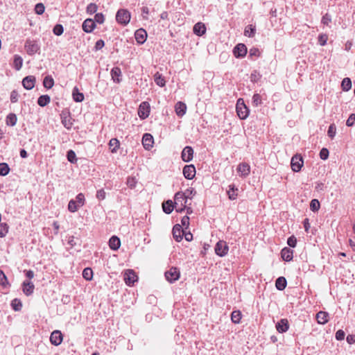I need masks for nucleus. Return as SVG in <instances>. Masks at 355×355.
<instances>
[{
    "label": "nucleus",
    "instance_id": "1",
    "mask_svg": "<svg viewBox=\"0 0 355 355\" xmlns=\"http://www.w3.org/2000/svg\"><path fill=\"white\" fill-rule=\"evenodd\" d=\"M188 196L183 192H178L174 197V206L176 211L182 212L187 209V213L191 214L192 210L190 207L187 208Z\"/></svg>",
    "mask_w": 355,
    "mask_h": 355
},
{
    "label": "nucleus",
    "instance_id": "2",
    "mask_svg": "<svg viewBox=\"0 0 355 355\" xmlns=\"http://www.w3.org/2000/svg\"><path fill=\"white\" fill-rule=\"evenodd\" d=\"M236 110L238 116L241 119H245L249 114V110L242 98L237 101Z\"/></svg>",
    "mask_w": 355,
    "mask_h": 355
},
{
    "label": "nucleus",
    "instance_id": "3",
    "mask_svg": "<svg viewBox=\"0 0 355 355\" xmlns=\"http://www.w3.org/2000/svg\"><path fill=\"white\" fill-rule=\"evenodd\" d=\"M116 19L118 23L126 25L130 20V13L125 9H120L116 12Z\"/></svg>",
    "mask_w": 355,
    "mask_h": 355
},
{
    "label": "nucleus",
    "instance_id": "4",
    "mask_svg": "<svg viewBox=\"0 0 355 355\" xmlns=\"http://www.w3.org/2000/svg\"><path fill=\"white\" fill-rule=\"evenodd\" d=\"M61 122L67 130H70L73 125V119L71 116L70 112L68 110H64L60 114Z\"/></svg>",
    "mask_w": 355,
    "mask_h": 355
},
{
    "label": "nucleus",
    "instance_id": "5",
    "mask_svg": "<svg viewBox=\"0 0 355 355\" xmlns=\"http://www.w3.org/2000/svg\"><path fill=\"white\" fill-rule=\"evenodd\" d=\"M123 279L128 286H131L137 282L138 277L133 270L128 269L123 273Z\"/></svg>",
    "mask_w": 355,
    "mask_h": 355
},
{
    "label": "nucleus",
    "instance_id": "6",
    "mask_svg": "<svg viewBox=\"0 0 355 355\" xmlns=\"http://www.w3.org/2000/svg\"><path fill=\"white\" fill-rule=\"evenodd\" d=\"M180 272L178 268L171 267L168 270L165 272V277L168 282L173 283L179 279Z\"/></svg>",
    "mask_w": 355,
    "mask_h": 355
},
{
    "label": "nucleus",
    "instance_id": "7",
    "mask_svg": "<svg viewBox=\"0 0 355 355\" xmlns=\"http://www.w3.org/2000/svg\"><path fill=\"white\" fill-rule=\"evenodd\" d=\"M303 164V159L300 155H295L291 159V168L294 172H299L301 170Z\"/></svg>",
    "mask_w": 355,
    "mask_h": 355
},
{
    "label": "nucleus",
    "instance_id": "8",
    "mask_svg": "<svg viewBox=\"0 0 355 355\" xmlns=\"http://www.w3.org/2000/svg\"><path fill=\"white\" fill-rule=\"evenodd\" d=\"M150 105L148 102L144 101L142 102L138 108V115L140 119H145L148 117L150 114Z\"/></svg>",
    "mask_w": 355,
    "mask_h": 355
},
{
    "label": "nucleus",
    "instance_id": "9",
    "mask_svg": "<svg viewBox=\"0 0 355 355\" xmlns=\"http://www.w3.org/2000/svg\"><path fill=\"white\" fill-rule=\"evenodd\" d=\"M229 247L224 241H219L215 247L216 254L220 257H224L228 252Z\"/></svg>",
    "mask_w": 355,
    "mask_h": 355
},
{
    "label": "nucleus",
    "instance_id": "10",
    "mask_svg": "<svg viewBox=\"0 0 355 355\" xmlns=\"http://www.w3.org/2000/svg\"><path fill=\"white\" fill-rule=\"evenodd\" d=\"M25 50L28 55H33L40 50V47L35 41L27 40L25 44Z\"/></svg>",
    "mask_w": 355,
    "mask_h": 355
},
{
    "label": "nucleus",
    "instance_id": "11",
    "mask_svg": "<svg viewBox=\"0 0 355 355\" xmlns=\"http://www.w3.org/2000/svg\"><path fill=\"white\" fill-rule=\"evenodd\" d=\"M63 336L60 331L55 330L53 331L50 336V341L52 345L55 346H58L62 342Z\"/></svg>",
    "mask_w": 355,
    "mask_h": 355
},
{
    "label": "nucleus",
    "instance_id": "12",
    "mask_svg": "<svg viewBox=\"0 0 355 355\" xmlns=\"http://www.w3.org/2000/svg\"><path fill=\"white\" fill-rule=\"evenodd\" d=\"M183 175L185 178L192 180L196 175V168L193 165H186L183 168Z\"/></svg>",
    "mask_w": 355,
    "mask_h": 355
},
{
    "label": "nucleus",
    "instance_id": "13",
    "mask_svg": "<svg viewBox=\"0 0 355 355\" xmlns=\"http://www.w3.org/2000/svg\"><path fill=\"white\" fill-rule=\"evenodd\" d=\"M237 172L241 177H246L250 173V166L245 162L241 163L237 166Z\"/></svg>",
    "mask_w": 355,
    "mask_h": 355
},
{
    "label": "nucleus",
    "instance_id": "14",
    "mask_svg": "<svg viewBox=\"0 0 355 355\" xmlns=\"http://www.w3.org/2000/svg\"><path fill=\"white\" fill-rule=\"evenodd\" d=\"M153 137L149 133L144 134L142 138L144 148L146 150H150L153 146Z\"/></svg>",
    "mask_w": 355,
    "mask_h": 355
},
{
    "label": "nucleus",
    "instance_id": "15",
    "mask_svg": "<svg viewBox=\"0 0 355 355\" xmlns=\"http://www.w3.org/2000/svg\"><path fill=\"white\" fill-rule=\"evenodd\" d=\"M36 79L33 76L25 77L22 80V85L26 89L30 90L35 87Z\"/></svg>",
    "mask_w": 355,
    "mask_h": 355
},
{
    "label": "nucleus",
    "instance_id": "16",
    "mask_svg": "<svg viewBox=\"0 0 355 355\" xmlns=\"http://www.w3.org/2000/svg\"><path fill=\"white\" fill-rule=\"evenodd\" d=\"M193 150L191 146H186L182 152V159L184 162H188L193 159Z\"/></svg>",
    "mask_w": 355,
    "mask_h": 355
},
{
    "label": "nucleus",
    "instance_id": "17",
    "mask_svg": "<svg viewBox=\"0 0 355 355\" xmlns=\"http://www.w3.org/2000/svg\"><path fill=\"white\" fill-rule=\"evenodd\" d=\"M184 230L180 225H175L173 228V236L174 239L180 242L182 240Z\"/></svg>",
    "mask_w": 355,
    "mask_h": 355
},
{
    "label": "nucleus",
    "instance_id": "18",
    "mask_svg": "<svg viewBox=\"0 0 355 355\" xmlns=\"http://www.w3.org/2000/svg\"><path fill=\"white\" fill-rule=\"evenodd\" d=\"M233 52L236 58L244 57L247 53V48L245 44H239L234 47Z\"/></svg>",
    "mask_w": 355,
    "mask_h": 355
},
{
    "label": "nucleus",
    "instance_id": "19",
    "mask_svg": "<svg viewBox=\"0 0 355 355\" xmlns=\"http://www.w3.org/2000/svg\"><path fill=\"white\" fill-rule=\"evenodd\" d=\"M289 329V323L287 319H281L276 324V329L279 333H284Z\"/></svg>",
    "mask_w": 355,
    "mask_h": 355
},
{
    "label": "nucleus",
    "instance_id": "20",
    "mask_svg": "<svg viewBox=\"0 0 355 355\" xmlns=\"http://www.w3.org/2000/svg\"><path fill=\"white\" fill-rule=\"evenodd\" d=\"M83 29L86 33H91L96 27V24L94 19H87L83 23Z\"/></svg>",
    "mask_w": 355,
    "mask_h": 355
},
{
    "label": "nucleus",
    "instance_id": "21",
    "mask_svg": "<svg viewBox=\"0 0 355 355\" xmlns=\"http://www.w3.org/2000/svg\"><path fill=\"white\" fill-rule=\"evenodd\" d=\"M146 37L147 33L144 29L140 28L135 32V39L139 44H143L146 41Z\"/></svg>",
    "mask_w": 355,
    "mask_h": 355
},
{
    "label": "nucleus",
    "instance_id": "22",
    "mask_svg": "<svg viewBox=\"0 0 355 355\" xmlns=\"http://www.w3.org/2000/svg\"><path fill=\"white\" fill-rule=\"evenodd\" d=\"M193 31L196 35L202 36L206 32V26L203 23L198 22L194 25Z\"/></svg>",
    "mask_w": 355,
    "mask_h": 355
},
{
    "label": "nucleus",
    "instance_id": "23",
    "mask_svg": "<svg viewBox=\"0 0 355 355\" xmlns=\"http://www.w3.org/2000/svg\"><path fill=\"white\" fill-rule=\"evenodd\" d=\"M175 111L178 116H182L187 111V105L181 101L178 102L175 106Z\"/></svg>",
    "mask_w": 355,
    "mask_h": 355
},
{
    "label": "nucleus",
    "instance_id": "24",
    "mask_svg": "<svg viewBox=\"0 0 355 355\" xmlns=\"http://www.w3.org/2000/svg\"><path fill=\"white\" fill-rule=\"evenodd\" d=\"M281 256L283 260L290 261L293 257V251L288 248H284L281 251Z\"/></svg>",
    "mask_w": 355,
    "mask_h": 355
},
{
    "label": "nucleus",
    "instance_id": "25",
    "mask_svg": "<svg viewBox=\"0 0 355 355\" xmlns=\"http://www.w3.org/2000/svg\"><path fill=\"white\" fill-rule=\"evenodd\" d=\"M316 320L319 324H324L329 321V314L325 311H319L316 314Z\"/></svg>",
    "mask_w": 355,
    "mask_h": 355
},
{
    "label": "nucleus",
    "instance_id": "26",
    "mask_svg": "<svg viewBox=\"0 0 355 355\" xmlns=\"http://www.w3.org/2000/svg\"><path fill=\"white\" fill-rule=\"evenodd\" d=\"M109 246L113 250H118L121 246V241L116 236H112L109 241Z\"/></svg>",
    "mask_w": 355,
    "mask_h": 355
},
{
    "label": "nucleus",
    "instance_id": "27",
    "mask_svg": "<svg viewBox=\"0 0 355 355\" xmlns=\"http://www.w3.org/2000/svg\"><path fill=\"white\" fill-rule=\"evenodd\" d=\"M35 286L31 282H24L23 283V292L26 295H30L33 293Z\"/></svg>",
    "mask_w": 355,
    "mask_h": 355
},
{
    "label": "nucleus",
    "instance_id": "28",
    "mask_svg": "<svg viewBox=\"0 0 355 355\" xmlns=\"http://www.w3.org/2000/svg\"><path fill=\"white\" fill-rule=\"evenodd\" d=\"M111 76H112V80L114 82H116L117 83H120V81H121L120 77L121 76V69L118 67H114L111 70Z\"/></svg>",
    "mask_w": 355,
    "mask_h": 355
},
{
    "label": "nucleus",
    "instance_id": "29",
    "mask_svg": "<svg viewBox=\"0 0 355 355\" xmlns=\"http://www.w3.org/2000/svg\"><path fill=\"white\" fill-rule=\"evenodd\" d=\"M162 209L166 214H171L173 209H175L174 202L170 200L163 202Z\"/></svg>",
    "mask_w": 355,
    "mask_h": 355
},
{
    "label": "nucleus",
    "instance_id": "30",
    "mask_svg": "<svg viewBox=\"0 0 355 355\" xmlns=\"http://www.w3.org/2000/svg\"><path fill=\"white\" fill-rule=\"evenodd\" d=\"M72 96L74 101L80 103L84 100V95L83 93L79 92L78 88L75 87L72 91Z\"/></svg>",
    "mask_w": 355,
    "mask_h": 355
},
{
    "label": "nucleus",
    "instance_id": "31",
    "mask_svg": "<svg viewBox=\"0 0 355 355\" xmlns=\"http://www.w3.org/2000/svg\"><path fill=\"white\" fill-rule=\"evenodd\" d=\"M154 80L155 83L159 87H164L166 85V80L164 79V77L159 72L155 73Z\"/></svg>",
    "mask_w": 355,
    "mask_h": 355
},
{
    "label": "nucleus",
    "instance_id": "32",
    "mask_svg": "<svg viewBox=\"0 0 355 355\" xmlns=\"http://www.w3.org/2000/svg\"><path fill=\"white\" fill-rule=\"evenodd\" d=\"M109 146L112 153H116L120 146L119 141L116 138L111 139L109 141Z\"/></svg>",
    "mask_w": 355,
    "mask_h": 355
},
{
    "label": "nucleus",
    "instance_id": "33",
    "mask_svg": "<svg viewBox=\"0 0 355 355\" xmlns=\"http://www.w3.org/2000/svg\"><path fill=\"white\" fill-rule=\"evenodd\" d=\"M51 101V98L49 95H42L37 99V103L41 107H44L48 105Z\"/></svg>",
    "mask_w": 355,
    "mask_h": 355
},
{
    "label": "nucleus",
    "instance_id": "34",
    "mask_svg": "<svg viewBox=\"0 0 355 355\" xmlns=\"http://www.w3.org/2000/svg\"><path fill=\"white\" fill-rule=\"evenodd\" d=\"M276 288L279 291H283L286 286V280L284 277L277 279L275 282Z\"/></svg>",
    "mask_w": 355,
    "mask_h": 355
},
{
    "label": "nucleus",
    "instance_id": "35",
    "mask_svg": "<svg viewBox=\"0 0 355 355\" xmlns=\"http://www.w3.org/2000/svg\"><path fill=\"white\" fill-rule=\"evenodd\" d=\"M242 314L240 311H234L231 314V320L234 324H239L241 322Z\"/></svg>",
    "mask_w": 355,
    "mask_h": 355
},
{
    "label": "nucleus",
    "instance_id": "36",
    "mask_svg": "<svg viewBox=\"0 0 355 355\" xmlns=\"http://www.w3.org/2000/svg\"><path fill=\"white\" fill-rule=\"evenodd\" d=\"M256 32L255 26L253 25H248L245 27L244 31V35L249 37H252L254 36Z\"/></svg>",
    "mask_w": 355,
    "mask_h": 355
},
{
    "label": "nucleus",
    "instance_id": "37",
    "mask_svg": "<svg viewBox=\"0 0 355 355\" xmlns=\"http://www.w3.org/2000/svg\"><path fill=\"white\" fill-rule=\"evenodd\" d=\"M43 85L46 89H51L54 85V80L51 76H47L44 78Z\"/></svg>",
    "mask_w": 355,
    "mask_h": 355
},
{
    "label": "nucleus",
    "instance_id": "38",
    "mask_svg": "<svg viewBox=\"0 0 355 355\" xmlns=\"http://www.w3.org/2000/svg\"><path fill=\"white\" fill-rule=\"evenodd\" d=\"M23 64V59L21 56L18 55H15L14 56V61H13V65L16 70L19 71L21 69Z\"/></svg>",
    "mask_w": 355,
    "mask_h": 355
},
{
    "label": "nucleus",
    "instance_id": "39",
    "mask_svg": "<svg viewBox=\"0 0 355 355\" xmlns=\"http://www.w3.org/2000/svg\"><path fill=\"white\" fill-rule=\"evenodd\" d=\"M229 190L227 191V195L230 200H235L237 198V189L235 188V186L232 184L229 186Z\"/></svg>",
    "mask_w": 355,
    "mask_h": 355
},
{
    "label": "nucleus",
    "instance_id": "40",
    "mask_svg": "<svg viewBox=\"0 0 355 355\" xmlns=\"http://www.w3.org/2000/svg\"><path fill=\"white\" fill-rule=\"evenodd\" d=\"M341 87L343 90L344 91H349L352 87V81L350 78H345L343 80L341 83Z\"/></svg>",
    "mask_w": 355,
    "mask_h": 355
},
{
    "label": "nucleus",
    "instance_id": "41",
    "mask_svg": "<svg viewBox=\"0 0 355 355\" xmlns=\"http://www.w3.org/2000/svg\"><path fill=\"white\" fill-rule=\"evenodd\" d=\"M9 226L6 223H0V237L3 238L6 236L8 232Z\"/></svg>",
    "mask_w": 355,
    "mask_h": 355
},
{
    "label": "nucleus",
    "instance_id": "42",
    "mask_svg": "<svg viewBox=\"0 0 355 355\" xmlns=\"http://www.w3.org/2000/svg\"><path fill=\"white\" fill-rule=\"evenodd\" d=\"M17 116L15 114H9L6 117V124L13 126L17 123Z\"/></svg>",
    "mask_w": 355,
    "mask_h": 355
},
{
    "label": "nucleus",
    "instance_id": "43",
    "mask_svg": "<svg viewBox=\"0 0 355 355\" xmlns=\"http://www.w3.org/2000/svg\"><path fill=\"white\" fill-rule=\"evenodd\" d=\"M80 207L75 200H71L68 204V209L70 212H76Z\"/></svg>",
    "mask_w": 355,
    "mask_h": 355
},
{
    "label": "nucleus",
    "instance_id": "44",
    "mask_svg": "<svg viewBox=\"0 0 355 355\" xmlns=\"http://www.w3.org/2000/svg\"><path fill=\"white\" fill-rule=\"evenodd\" d=\"M83 277L86 280H91L93 277V271L90 268H86L83 271Z\"/></svg>",
    "mask_w": 355,
    "mask_h": 355
},
{
    "label": "nucleus",
    "instance_id": "45",
    "mask_svg": "<svg viewBox=\"0 0 355 355\" xmlns=\"http://www.w3.org/2000/svg\"><path fill=\"white\" fill-rule=\"evenodd\" d=\"M10 168L6 163H0V175L5 176L8 174Z\"/></svg>",
    "mask_w": 355,
    "mask_h": 355
},
{
    "label": "nucleus",
    "instance_id": "46",
    "mask_svg": "<svg viewBox=\"0 0 355 355\" xmlns=\"http://www.w3.org/2000/svg\"><path fill=\"white\" fill-rule=\"evenodd\" d=\"M0 284L3 287H6L9 285V282L8 281L7 277L3 272V270H0Z\"/></svg>",
    "mask_w": 355,
    "mask_h": 355
},
{
    "label": "nucleus",
    "instance_id": "47",
    "mask_svg": "<svg viewBox=\"0 0 355 355\" xmlns=\"http://www.w3.org/2000/svg\"><path fill=\"white\" fill-rule=\"evenodd\" d=\"M320 207V204L318 200L313 199L310 203V209L313 211H318Z\"/></svg>",
    "mask_w": 355,
    "mask_h": 355
},
{
    "label": "nucleus",
    "instance_id": "48",
    "mask_svg": "<svg viewBox=\"0 0 355 355\" xmlns=\"http://www.w3.org/2000/svg\"><path fill=\"white\" fill-rule=\"evenodd\" d=\"M11 306L15 311H20L22 307V304L19 300L14 299L11 302Z\"/></svg>",
    "mask_w": 355,
    "mask_h": 355
},
{
    "label": "nucleus",
    "instance_id": "49",
    "mask_svg": "<svg viewBox=\"0 0 355 355\" xmlns=\"http://www.w3.org/2000/svg\"><path fill=\"white\" fill-rule=\"evenodd\" d=\"M76 202L78 203V206L83 207L85 202V196L83 193H80L76 196Z\"/></svg>",
    "mask_w": 355,
    "mask_h": 355
},
{
    "label": "nucleus",
    "instance_id": "50",
    "mask_svg": "<svg viewBox=\"0 0 355 355\" xmlns=\"http://www.w3.org/2000/svg\"><path fill=\"white\" fill-rule=\"evenodd\" d=\"M98 10V6L96 3H91L87 7V12L89 15L95 13Z\"/></svg>",
    "mask_w": 355,
    "mask_h": 355
},
{
    "label": "nucleus",
    "instance_id": "51",
    "mask_svg": "<svg viewBox=\"0 0 355 355\" xmlns=\"http://www.w3.org/2000/svg\"><path fill=\"white\" fill-rule=\"evenodd\" d=\"M336 125L334 123L331 124L329 127L328 132H327L328 136L329 137H331V139H333L334 137V136L336 135Z\"/></svg>",
    "mask_w": 355,
    "mask_h": 355
},
{
    "label": "nucleus",
    "instance_id": "52",
    "mask_svg": "<svg viewBox=\"0 0 355 355\" xmlns=\"http://www.w3.org/2000/svg\"><path fill=\"white\" fill-rule=\"evenodd\" d=\"M45 7L43 3H39L35 5V11L38 15H42L44 12Z\"/></svg>",
    "mask_w": 355,
    "mask_h": 355
},
{
    "label": "nucleus",
    "instance_id": "53",
    "mask_svg": "<svg viewBox=\"0 0 355 355\" xmlns=\"http://www.w3.org/2000/svg\"><path fill=\"white\" fill-rule=\"evenodd\" d=\"M67 159L71 163H75L76 162V153L72 150L67 152Z\"/></svg>",
    "mask_w": 355,
    "mask_h": 355
},
{
    "label": "nucleus",
    "instance_id": "54",
    "mask_svg": "<svg viewBox=\"0 0 355 355\" xmlns=\"http://www.w3.org/2000/svg\"><path fill=\"white\" fill-rule=\"evenodd\" d=\"M252 102L253 104L255 105L256 106L261 105L262 103L261 95L259 94H254L252 96Z\"/></svg>",
    "mask_w": 355,
    "mask_h": 355
},
{
    "label": "nucleus",
    "instance_id": "55",
    "mask_svg": "<svg viewBox=\"0 0 355 355\" xmlns=\"http://www.w3.org/2000/svg\"><path fill=\"white\" fill-rule=\"evenodd\" d=\"M53 33L56 35H61L63 33V27L61 24H57L53 28Z\"/></svg>",
    "mask_w": 355,
    "mask_h": 355
},
{
    "label": "nucleus",
    "instance_id": "56",
    "mask_svg": "<svg viewBox=\"0 0 355 355\" xmlns=\"http://www.w3.org/2000/svg\"><path fill=\"white\" fill-rule=\"evenodd\" d=\"M260 78L261 76L257 71H254L250 74V80L253 83L259 81Z\"/></svg>",
    "mask_w": 355,
    "mask_h": 355
},
{
    "label": "nucleus",
    "instance_id": "57",
    "mask_svg": "<svg viewBox=\"0 0 355 355\" xmlns=\"http://www.w3.org/2000/svg\"><path fill=\"white\" fill-rule=\"evenodd\" d=\"M105 18L104 15L102 13H96L94 16V21L98 24H103L104 22Z\"/></svg>",
    "mask_w": 355,
    "mask_h": 355
},
{
    "label": "nucleus",
    "instance_id": "58",
    "mask_svg": "<svg viewBox=\"0 0 355 355\" xmlns=\"http://www.w3.org/2000/svg\"><path fill=\"white\" fill-rule=\"evenodd\" d=\"M328 157H329V150L325 148H322V150L320 152V157L322 159L325 160L328 158Z\"/></svg>",
    "mask_w": 355,
    "mask_h": 355
},
{
    "label": "nucleus",
    "instance_id": "59",
    "mask_svg": "<svg viewBox=\"0 0 355 355\" xmlns=\"http://www.w3.org/2000/svg\"><path fill=\"white\" fill-rule=\"evenodd\" d=\"M287 243L290 247L295 248L297 244V239L294 236H291L288 239Z\"/></svg>",
    "mask_w": 355,
    "mask_h": 355
},
{
    "label": "nucleus",
    "instance_id": "60",
    "mask_svg": "<svg viewBox=\"0 0 355 355\" xmlns=\"http://www.w3.org/2000/svg\"><path fill=\"white\" fill-rule=\"evenodd\" d=\"M106 197V193L105 191H104V189H100L98 191H97L96 192V198L100 200H104Z\"/></svg>",
    "mask_w": 355,
    "mask_h": 355
},
{
    "label": "nucleus",
    "instance_id": "61",
    "mask_svg": "<svg viewBox=\"0 0 355 355\" xmlns=\"http://www.w3.org/2000/svg\"><path fill=\"white\" fill-rule=\"evenodd\" d=\"M182 225H180L182 227H184L185 229H187L189 225V217L187 216H184L181 220Z\"/></svg>",
    "mask_w": 355,
    "mask_h": 355
},
{
    "label": "nucleus",
    "instance_id": "62",
    "mask_svg": "<svg viewBox=\"0 0 355 355\" xmlns=\"http://www.w3.org/2000/svg\"><path fill=\"white\" fill-rule=\"evenodd\" d=\"M355 122V114H352L347 119L346 121V125L349 127H351L354 125Z\"/></svg>",
    "mask_w": 355,
    "mask_h": 355
},
{
    "label": "nucleus",
    "instance_id": "63",
    "mask_svg": "<svg viewBox=\"0 0 355 355\" xmlns=\"http://www.w3.org/2000/svg\"><path fill=\"white\" fill-rule=\"evenodd\" d=\"M345 334L344 331H343L341 329L337 331L336 333V338L338 340H343L345 338Z\"/></svg>",
    "mask_w": 355,
    "mask_h": 355
},
{
    "label": "nucleus",
    "instance_id": "64",
    "mask_svg": "<svg viewBox=\"0 0 355 355\" xmlns=\"http://www.w3.org/2000/svg\"><path fill=\"white\" fill-rule=\"evenodd\" d=\"M19 94L16 91H12L10 94V101L12 103H16L18 101Z\"/></svg>",
    "mask_w": 355,
    "mask_h": 355
}]
</instances>
